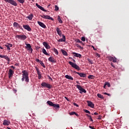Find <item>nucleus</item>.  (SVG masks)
I'll use <instances>...</instances> for the list:
<instances>
[{
	"label": "nucleus",
	"instance_id": "nucleus-1",
	"mask_svg": "<svg viewBox=\"0 0 129 129\" xmlns=\"http://www.w3.org/2000/svg\"><path fill=\"white\" fill-rule=\"evenodd\" d=\"M22 78L21 79L22 81H25L26 84H28L30 82V79H29V73L26 70H23L22 72Z\"/></svg>",
	"mask_w": 129,
	"mask_h": 129
},
{
	"label": "nucleus",
	"instance_id": "nucleus-2",
	"mask_svg": "<svg viewBox=\"0 0 129 129\" xmlns=\"http://www.w3.org/2000/svg\"><path fill=\"white\" fill-rule=\"evenodd\" d=\"M42 87H46V88H48V89H51L52 88V85L49 83H46L45 82H42L41 84Z\"/></svg>",
	"mask_w": 129,
	"mask_h": 129
},
{
	"label": "nucleus",
	"instance_id": "nucleus-3",
	"mask_svg": "<svg viewBox=\"0 0 129 129\" xmlns=\"http://www.w3.org/2000/svg\"><path fill=\"white\" fill-rule=\"evenodd\" d=\"M76 87L77 88H78V89H79V90H80V93H81V94H82L83 92L84 93H86V90L83 88H82L81 86L79 85H76Z\"/></svg>",
	"mask_w": 129,
	"mask_h": 129
},
{
	"label": "nucleus",
	"instance_id": "nucleus-4",
	"mask_svg": "<svg viewBox=\"0 0 129 129\" xmlns=\"http://www.w3.org/2000/svg\"><path fill=\"white\" fill-rule=\"evenodd\" d=\"M69 63L70 64V65H71V66H72V67H73V68H75V69L78 70V71H79V70H80V68L79 67V66H77V64H76V63H74V62H73L72 61H69Z\"/></svg>",
	"mask_w": 129,
	"mask_h": 129
},
{
	"label": "nucleus",
	"instance_id": "nucleus-5",
	"mask_svg": "<svg viewBox=\"0 0 129 129\" xmlns=\"http://www.w3.org/2000/svg\"><path fill=\"white\" fill-rule=\"evenodd\" d=\"M4 2H6V3H9V4L12 5V6H14V7H17V6H18V4L14 0H4Z\"/></svg>",
	"mask_w": 129,
	"mask_h": 129
},
{
	"label": "nucleus",
	"instance_id": "nucleus-6",
	"mask_svg": "<svg viewBox=\"0 0 129 129\" xmlns=\"http://www.w3.org/2000/svg\"><path fill=\"white\" fill-rule=\"evenodd\" d=\"M58 36H59V37H62V38L58 39L57 42H65L66 41V37L64 34L62 35V33H60V34H58Z\"/></svg>",
	"mask_w": 129,
	"mask_h": 129
},
{
	"label": "nucleus",
	"instance_id": "nucleus-7",
	"mask_svg": "<svg viewBox=\"0 0 129 129\" xmlns=\"http://www.w3.org/2000/svg\"><path fill=\"white\" fill-rule=\"evenodd\" d=\"M15 38L17 39H19V40H22L23 41H24V40H26L27 39V36L25 35H16L15 36Z\"/></svg>",
	"mask_w": 129,
	"mask_h": 129
},
{
	"label": "nucleus",
	"instance_id": "nucleus-8",
	"mask_svg": "<svg viewBox=\"0 0 129 129\" xmlns=\"http://www.w3.org/2000/svg\"><path fill=\"white\" fill-rule=\"evenodd\" d=\"M107 58L109 61H112L113 63H115L117 61V59L115 57H113L111 56H108Z\"/></svg>",
	"mask_w": 129,
	"mask_h": 129
},
{
	"label": "nucleus",
	"instance_id": "nucleus-9",
	"mask_svg": "<svg viewBox=\"0 0 129 129\" xmlns=\"http://www.w3.org/2000/svg\"><path fill=\"white\" fill-rule=\"evenodd\" d=\"M23 27L25 30H27V31H28V32H31V31H32V28L30 27L29 25H23Z\"/></svg>",
	"mask_w": 129,
	"mask_h": 129
},
{
	"label": "nucleus",
	"instance_id": "nucleus-10",
	"mask_svg": "<svg viewBox=\"0 0 129 129\" xmlns=\"http://www.w3.org/2000/svg\"><path fill=\"white\" fill-rule=\"evenodd\" d=\"M87 102L88 103V106L91 107V108H94V104H93L92 102L90 101H87Z\"/></svg>",
	"mask_w": 129,
	"mask_h": 129
},
{
	"label": "nucleus",
	"instance_id": "nucleus-11",
	"mask_svg": "<svg viewBox=\"0 0 129 129\" xmlns=\"http://www.w3.org/2000/svg\"><path fill=\"white\" fill-rule=\"evenodd\" d=\"M36 70L37 71V75H38V79H41L42 78V75L41 72L38 68H36Z\"/></svg>",
	"mask_w": 129,
	"mask_h": 129
},
{
	"label": "nucleus",
	"instance_id": "nucleus-12",
	"mask_svg": "<svg viewBox=\"0 0 129 129\" xmlns=\"http://www.w3.org/2000/svg\"><path fill=\"white\" fill-rule=\"evenodd\" d=\"M26 48H27V50H28V51H31V53L33 52V48H32V47H31V44H26Z\"/></svg>",
	"mask_w": 129,
	"mask_h": 129
},
{
	"label": "nucleus",
	"instance_id": "nucleus-13",
	"mask_svg": "<svg viewBox=\"0 0 129 129\" xmlns=\"http://www.w3.org/2000/svg\"><path fill=\"white\" fill-rule=\"evenodd\" d=\"M36 6L37 7L38 9H40V10L41 11H43V12H47V10H45L42 6L39 5L38 3H36Z\"/></svg>",
	"mask_w": 129,
	"mask_h": 129
},
{
	"label": "nucleus",
	"instance_id": "nucleus-14",
	"mask_svg": "<svg viewBox=\"0 0 129 129\" xmlns=\"http://www.w3.org/2000/svg\"><path fill=\"white\" fill-rule=\"evenodd\" d=\"M48 61L49 62H51V63H56L57 61H56V60H55V59H54V58L53 57V56H50L48 58Z\"/></svg>",
	"mask_w": 129,
	"mask_h": 129
},
{
	"label": "nucleus",
	"instance_id": "nucleus-15",
	"mask_svg": "<svg viewBox=\"0 0 129 129\" xmlns=\"http://www.w3.org/2000/svg\"><path fill=\"white\" fill-rule=\"evenodd\" d=\"M0 58H4V59L7 60L8 62H10V61H11L10 60V58H9V57L7 55H3L2 54H0Z\"/></svg>",
	"mask_w": 129,
	"mask_h": 129
},
{
	"label": "nucleus",
	"instance_id": "nucleus-16",
	"mask_svg": "<svg viewBox=\"0 0 129 129\" xmlns=\"http://www.w3.org/2000/svg\"><path fill=\"white\" fill-rule=\"evenodd\" d=\"M37 24H38V25H39L40 27H41L42 28H43V29H46V25L44 23L40 21H38Z\"/></svg>",
	"mask_w": 129,
	"mask_h": 129
},
{
	"label": "nucleus",
	"instance_id": "nucleus-17",
	"mask_svg": "<svg viewBox=\"0 0 129 129\" xmlns=\"http://www.w3.org/2000/svg\"><path fill=\"white\" fill-rule=\"evenodd\" d=\"M43 45L44 46V47H45L46 49H50V48H51V46H50V45L48 44V43L46 42H43Z\"/></svg>",
	"mask_w": 129,
	"mask_h": 129
},
{
	"label": "nucleus",
	"instance_id": "nucleus-18",
	"mask_svg": "<svg viewBox=\"0 0 129 129\" xmlns=\"http://www.w3.org/2000/svg\"><path fill=\"white\" fill-rule=\"evenodd\" d=\"M10 123L11 122H10V121L5 119L4 120L3 124V125H10Z\"/></svg>",
	"mask_w": 129,
	"mask_h": 129
},
{
	"label": "nucleus",
	"instance_id": "nucleus-19",
	"mask_svg": "<svg viewBox=\"0 0 129 129\" xmlns=\"http://www.w3.org/2000/svg\"><path fill=\"white\" fill-rule=\"evenodd\" d=\"M13 74H14V71H13V70L11 69H9V73L8 74L9 78H10L11 76H13Z\"/></svg>",
	"mask_w": 129,
	"mask_h": 129
},
{
	"label": "nucleus",
	"instance_id": "nucleus-20",
	"mask_svg": "<svg viewBox=\"0 0 129 129\" xmlns=\"http://www.w3.org/2000/svg\"><path fill=\"white\" fill-rule=\"evenodd\" d=\"M55 109H60V105L58 104H53V105L52 106Z\"/></svg>",
	"mask_w": 129,
	"mask_h": 129
},
{
	"label": "nucleus",
	"instance_id": "nucleus-21",
	"mask_svg": "<svg viewBox=\"0 0 129 129\" xmlns=\"http://www.w3.org/2000/svg\"><path fill=\"white\" fill-rule=\"evenodd\" d=\"M73 55L75 57H78L79 58H81V54L76 53V52H73Z\"/></svg>",
	"mask_w": 129,
	"mask_h": 129
},
{
	"label": "nucleus",
	"instance_id": "nucleus-22",
	"mask_svg": "<svg viewBox=\"0 0 129 129\" xmlns=\"http://www.w3.org/2000/svg\"><path fill=\"white\" fill-rule=\"evenodd\" d=\"M42 51V53L44 54V55H46V56H50V54L47 52L45 48H43Z\"/></svg>",
	"mask_w": 129,
	"mask_h": 129
},
{
	"label": "nucleus",
	"instance_id": "nucleus-23",
	"mask_svg": "<svg viewBox=\"0 0 129 129\" xmlns=\"http://www.w3.org/2000/svg\"><path fill=\"white\" fill-rule=\"evenodd\" d=\"M65 78H67V79H69V80H74L73 78L71 77V76H69L68 75H67L65 76Z\"/></svg>",
	"mask_w": 129,
	"mask_h": 129
},
{
	"label": "nucleus",
	"instance_id": "nucleus-24",
	"mask_svg": "<svg viewBox=\"0 0 129 129\" xmlns=\"http://www.w3.org/2000/svg\"><path fill=\"white\" fill-rule=\"evenodd\" d=\"M69 114L70 115H74V114H75V115H76V116H79V115L75 112V111H72L71 112H70Z\"/></svg>",
	"mask_w": 129,
	"mask_h": 129
},
{
	"label": "nucleus",
	"instance_id": "nucleus-25",
	"mask_svg": "<svg viewBox=\"0 0 129 129\" xmlns=\"http://www.w3.org/2000/svg\"><path fill=\"white\" fill-rule=\"evenodd\" d=\"M78 75H79V76H80V77H86V74H83V73H78Z\"/></svg>",
	"mask_w": 129,
	"mask_h": 129
},
{
	"label": "nucleus",
	"instance_id": "nucleus-26",
	"mask_svg": "<svg viewBox=\"0 0 129 129\" xmlns=\"http://www.w3.org/2000/svg\"><path fill=\"white\" fill-rule=\"evenodd\" d=\"M45 19H47V20H51V21H53L54 19L50 17V16H48V15H45Z\"/></svg>",
	"mask_w": 129,
	"mask_h": 129
},
{
	"label": "nucleus",
	"instance_id": "nucleus-27",
	"mask_svg": "<svg viewBox=\"0 0 129 129\" xmlns=\"http://www.w3.org/2000/svg\"><path fill=\"white\" fill-rule=\"evenodd\" d=\"M61 51L62 54H63L64 56H68V54H67V52L64 50V49H61Z\"/></svg>",
	"mask_w": 129,
	"mask_h": 129
},
{
	"label": "nucleus",
	"instance_id": "nucleus-28",
	"mask_svg": "<svg viewBox=\"0 0 129 129\" xmlns=\"http://www.w3.org/2000/svg\"><path fill=\"white\" fill-rule=\"evenodd\" d=\"M56 31L58 35H59L60 34H62V31L60 30V29H59L58 27L56 28Z\"/></svg>",
	"mask_w": 129,
	"mask_h": 129
},
{
	"label": "nucleus",
	"instance_id": "nucleus-29",
	"mask_svg": "<svg viewBox=\"0 0 129 129\" xmlns=\"http://www.w3.org/2000/svg\"><path fill=\"white\" fill-rule=\"evenodd\" d=\"M47 103L48 104V105H49V106H53L54 105V103H53L51 101H47Z\"/></svg>",
	"mask_w": 129,
	"mask_h": 129
},
{
	"label": "nucleus",
	"instance_id": "nucleus-30",
	"mask_svg": "<svg viewBox=\"0 0 129 129\" xmlns=\"http://www.w3.org/2000/svg\"><path fill=\"white\" fill-rule=\"evenodd\" d=\"M33 17H34V15L30 14L29 16H28L27 17V18L29 20H30V21H31V20H32L33 19Z\"/></svg>",
	"mask_w": 129,
	"mask_h": 129
},
{
	"label": "nucleus",
	"instance_id": "nucleus-31",
	"mask_svg": "<svg viewBox=\"0 0 129 129\" xmlns=\"http://www.w3.org/2000/svg\"><path fill=\"white\" fill-rule=\"evenodd\" d=\"M98 97H99V98H101V99H104V97H103V96L101 95V94L98 93L97 94Z\"/></svg>",
	"mask_w": 129,
	"mask_h": 129
},
{
	"label": "nucleus",
	"instance_id": "nucleus-32",
	"mask_svg": "<svg viewBox=\"0 0 129 129\" xmlns=\"http://www.w3.org/2000/svg\"><path fill=\"white\" fill-rule=\"evenodd\" d=\"M53 51L56 55H58L59 54V52H58V50H57V49L54 48L53 49Z\"/></svg>",
	"mask_w": 129,
	"mask_h": 129
},
{
	"label": "nucleus",
	"instance_id": "nucleus-33",
	"mask_svg": "<svg viewBox=\"0 0 129 129\" xmlns=\"http://www.w3.org/2000/svg\"><path fill=\"white\" fill-rule=\"evenodd\" d=\"M57 20L60 24H62L63 21L61 20V17L60 16H58Z\"/></svg>",
	"mask_w": 129,
	"mask_h": 129
},
{
	"label": "nucleus",
	"instance_id": "nucleus-34",
	"mask_svg": "<svg viewBox=\"0 0 129 129\" xmlns=\"http://www.w3.org/2000/svg\"><path fill=\"white\" fill-rule=\"evenodd\" d=\"M18 26H19V23L17 22H14L13 23V27H14L15 28H17Z\"/></svg>",
	"mask_w": 129,
	"mask_h": 129
},
{
	"label": "nucleus",
	"instance_id": "nucleus-35",
	"mask_svg": "<svg viewBox=\"0 0 129 129\" xmlns=\"http://www.w3.org/2000/svg\"><path fill=\"white\" fill-rule=\"evenodd\" d=\"M94 76L93 75H89L88 77V78H89V79H94Z\"/></svg>",
	"mask_w": 129,
	"mask_h": 129
},
{
	"label": "nucleus",
	"instance_id": "nucleus-36",
	"mask_svg": "<svg viewBox=\"0 0 129 129\" xmlns=\"http://www.w3.org/2000/svg\"><path fill=\"white\" fill-rule=\"evenodd\" d=\"M87 60L88 61L89 63H90V64H93V61L89 58H87Z\"/></svg>",
	"mask_w": 129,
	"mask_h": 129
},
{
	"label": "nucleus",
	"instance_id": "nucleus-37",
	"mask_svg": "<svg viewBox=\"0 0 129 129\" xmlns=\"http://www.w3.org/2000/svg\"><path fill=\"white\" fill-rule=\"evenodd\" d=\"M40 63L43 68H46V66H45V64L43 63V61H41Z\"/></svg>",
	"mask_w": 129,
	"mask_h": 129
},
{
	"label": "nucleus",
	"instance_id": "nucleus-38",
	"mask_svg": "<svg viewBox=\"0 0 129 129\" xmlns=\"http://www.w3.org/2000/svg\"><path fill=\"white\" fill-rule=\"evenodd\" d=\"M17 1L20 4H24L25 3V0H17Z\"/></svg>",
	"mask_w": 129,
	"mask_h": 129
},
{
	"label": "nucleus",
	"instance_id": "nucleus-39",
	"mask_svg": "<svg viewBox=\"0 0 129 129\" xmlns=\"http://www.w3.org/2000/svg\"><path fill=\"white\" fill-rule=\"evenodd\" d=\"M105 84L106 86H108V87H110V84L109 83L106 82L105 83Z\"/></svg>",
	"mask_w": 129,
	"mask_h": 129
},
{
	"label": "nucleus",
	"instance_id": "nucleus-40",
	"mask_svg": "<svg viewBox=\"0 0 129 129\" xmlns=\"http://www.w3.org/2000/svg\"><path fill=\"white\" fill-rule=\"evenodd\" d=\"M5 47H7L8 50H9V51H10V50H11V48H10V46L8 45V43L5 44Z\"/></svg>",
	"mask_w": 129,
	"mask_h": 129
},
{
	"label": "nucleus",
	"instance_id": "nucleus-41",
	"mask_svg": "<svg viewBox=\"0 0 129 129\" xmlns=\"http://www.w3.org/2000/svg\"><path fill=\"white\" fill-rule=\"evenodd\" d=\"M84 111L85 112H86V113H89V114H90V111H89L88 110L84 109Z\"/></svg>",
	"mask_w": 129,
	"mask_h": 129
},
{
	"label": "nucleus",
	"instance_id": "nucleus-42",
	"mask_svg": "<svg viewBox=\"0 0 129 129\" xmlns=\"http://www.w3.org/2000/svg\"><path fill=\"white\" fill-rule=\"evenodd\" d=\"M54 11H59V7H58V6H57V5L55 6Z\"/></svg>",
	"mask_w": 129,
	"mask_h": 129
},
{
	"label": "nucleus",
	"instance_id": "nucleus-43",
	"mask_svg": "<svg viewBox=\"0 0 129 129\" xmlns=\"http://www.w3.org/2000/svg\"><path fill=\"white\" fill-rule=\"evenodd\" d=\"M76 46L77 47H78V48H79V49H83V47H81V46L79 45L78 44H77Z\"/></svg>",
	"mask_w": 129,
	"mask_h": 129
},
{
	"label": "nucleus",
	"instance_id": "nucleus-44",
	"mask_svg": "<svg viewBox=\"0 0 129 129\" xmlns=\"http://www.w3.org/2000/svg\"><path fill=\"white\" fill-rule=\"evenodd\" d=\"M103 93V94H104L105 95H108V96H110V94H108V93H106V92H104V93Z\"/></svg>",
	"mask_w": 129,
	"mask_h": 129
},
{
	"label": "nucleus",
	"instance_id": "nucleus-45",
	"mask_svg": "<svg viewBox=\"0 0 129 129\" xmlns=\"http://www.w3.org/2000/svg\"><path fill=\"white\" fill-rule=\"evenodd\" d=\"M17 28L21 29V30H23V28L20 25V24L18 25Z\"/></svg>",
	"mask_w": 129,
	"mask_h": 129
},
{
	"label": "nucleus",
	"instance_id": "nucleus-46",
	"mask_svg": "<svg viewBox=\"0 0 129 129\" xmlns=\"http://www.w3.org/2000/svg\"><path fill=\"white\" fill-rule=\"evenodd\" d=\"M81 40L83 41V42H85V37H82L81 38Z\"/></svg>",
	"mask_w": 129,
	"mask_h": 129
},
{
	"label": "nucleus",
	"instance_id": "nucleus-47",
	"mask_svg": "<svg viewBox=\"0 0 129 129\" xmlns=\"http://www.w3.org/2000/svg\"><path fill=\"white\" fill-rule=\"evenodd\" d=\"M89 120L91 121H93V119H92V117H91V116H89Z\"/></svg>",
	"mask_w": 129,
	"mask_h": 129
},
{
	"label": "nucleus",
	"instance_id": "nucleus-48",
	"mask_svg": "<svg viewBox=\"0 0 129 129\" xmlns=\"http://www.w3.org/2000/svg\"><path fill=\"white\" fill-rule=\"evenodd\" d=\"M36 62H38V63H40V62H41L42 61L40 60V59H37L36 58Z\"/></svg>",
	"mask_w": 129,
	"mask_h": 129
},
{
	"label": "nucleus",
	"instance_id": "nucleus-49",
	"mask_svg": "<svg viewBox=\"0 0 129 129\" xmlns=\"http://www.w3.org/2000/svg\"><path fill=\"white\" fill-rule=\"evenodd\" d=\"M7 44L9 46V48L13 47V44H12L7 43Z\"/></svg>",
	"mask_w": 129,
	"mask_h": 129
},
{
	"label": "nucleus",
	"instance_id": "nucleus-50",
	"mask_svg": "<svg viewBox=\"0 0 129 129\" xmlns=\"http://www.w3.org/2000/svg\"><path fill=\"white\" fill-rule=\"evenodd\" d=\"M47 77L48 78V79H49L51 81H53V79H52V78H51V77H50L49 76H47Z\"/></svg>",
	"mask_w": 129,
	"mask_h": 129
},
{
	"label": "nucleus",
	"instance_id": "nucleus-51",
	"mask_svg": "<svg viewBox=\"0 0 129 129\" xmlns=\"http://www.w3.org/2000/svg\"><path fill=\"white\" fill-rule=\"evenodd\" d=\"M41 18H43V19H46V15H43L41 16Z\"/></svg>",
	"mask_w": 129,
	"mask_h": 129
},
{
	"label": "nucleus",
	"instance_id": "nucleus-52",
	"mask_svg": "<svg viewBox=\"0 0 129 129\" xmlns=\"http://www.w3.org/2000/svg\"><path fill=\"white\" fill-rule=\"evenodd\" d=\"M74 105L75 106H77V107H78L79 106V105H78V104H76V103H74Z\"/></svg>",
	"mask_w": 129,
	"mask_h": 129
},
{
	"label": "nucleus",
	"instance_id": "nucleus-53",
	"mask_svg": "<svg viewBox=\"0 0 129 129\" xmlns=\"http://www.w3.org/2000/svg\"><path fill=\"white\" fill-rule=\"evenodd\" d=\"M89 127L90 128H91V129H95V128L92 126H89Z\"/></svg>",
	"mask_w": 129,
	"mask_h": 129
},
{
	"label": "nucleus",
	"instance_id": "nucleus-54",
	"mask_svg": "<svg viewBox=\"0 0 129 129\" xmlns=\"http://www.w3.org/2000/svg\"><path fill=\"white\" fill-rule=\"evenodd\" d=\"M111 66L112 67H113V68H115V67L113 65V63H111Z\"/></svg>",
	"mask_w": 129,
	"mask_h": 129
},
{
	"label": "nucleus",
	"instance_id": "nucleus-55",
	"mask_svg": "<svg viewBox=\"0 0 129 129\" xmlns=\"http://www.w3.org/2000/svg\"><path fill=\"white\" fill-rule=\"evenodd\" d=\"M81 41H80V40H79V39L77 40V43H81Z\"/></svg>",
	"mask_w": 129,
	"mask_h": 129
},
{
	"label": "nucleus",
	"instance_id": "nucleus-56",
	"mask_svg": "<svg viewBox=\"0 0 129 129\" xmlns=\"http://www.w3.org/2000/svg\"><path fill=\"white\" fill-rule=\"evenodd\" d=\"M94 114L95 115H98V113H97V112H95V113H94Z\"/></svg>",
	"mask_w": 129,
	"mask_h": 129
},
{
	"label": "nucleus",
	"instance_id": "nucleus-57",
	"mask_svg": "<svg viewBox=\"0 0 129 129\" xmlns=\"http://www.w3.org/2000/svg\"><path fill=\"white\" fill-rule=\"evenodd\" d=\"M92 48H93V49H94L95 51H96L97 49L95 48L94 47V46H92Z\"/></svg>",
	"mask_w": 129,
	"mask_h": 129
},
{
	"label": "nucleus",
	"instance_id": "nucleus-58",
	"mask_svg": "<svg viewBox=\"0 0 129 129\" xmlns=\"http://www.w3.org/2000/svg\"><path fill=\"white\" fill-rule=\"evenodd\" d=\"M64 98H65L68 101H69V99H68L67 97H64Z\"/></svg>",
	"mask_w": 129,
	"mask_h": 129
},
{
	"label": "nucleus",
	"instance_id": "nucleus-59",
	"mask_svg": "<svg viewBox=\"0 0 129 129\" xmlns=\"http://www.w3.org/2000/svg\"><path fill=\"white\" fill-rule=\"evenodd\" d=\"M74 73H75V74H78V72H76V71H74Z\"/></svg>",
	"mask_w": 129,
	"mask_h": 129
},
{
	"label": "nucleus",
	"instance_id": "nucleus-60",
	"mask_svg": "<svg viewBox=\"0 0 129 129\" xmlns=\"http://www.w3.org/2000/svg\"><path fill=\"white\" fill-rule=\"evenodd\" d=\"M11 68H13V69H15V67L13 66H11Z\"/></svg>",
	"mask_w": 129,
	"mask_h": 129
},
{
	"label": "nucleus",
	"instance_id": "nucleus-61",
	"mask_svg": "<svg viewBox=\"0 0 129 129\" xmlns=\"http://www.w3.org/2000/svg\"><path fill=\"white\" fill-rule=\"evenodd\" d=\"M82 45H84V43L82 42V41H81V43H80Z\"/></svg>",
	"mask_w": 129,
	"mask_h": 129
},
{
	"label": "nucleus",
	"instance_id": "nucleus-62",
	"mask_svg": "<svg viewBox=\"0 0 129 129\" xmlns=\"http://www.w3.org/2000/svg\"><path fill=\"white\" fill-rule=\"evenodd\" d=\"M76 82H77V84H80V83H79V81H77Z\"/></svg>",
	"mask_w": 129,
	"mask_h": 129
},
{
	"label": "nucleus",
	"instance_id": "nucleus-63",
	"mask_svg": "<svg viewBox=\"0 0 129 129\" xmlns=\"http://www.w3.org/2000/svg\"><path fill=\"white\" fill-rule=\"evenodd\" d=\"M106 87V85H105V84L103 87H104V88H105Z\"/></svg>",
	"mask_w": 129,
	"mask_h": 129
},
{
	"label": "nucleus",
	"instance_id": "nucleus-64",
	"mask_svg": "<svg viewBox=\"0 0 129 129\" xmlns=\"http://www.w3.org/2000/svg\"><path fill=\"white\" fill-rule=\"evenodd\" d=\"M15 66H19V63H16Z\"/></svg>",
	"mask_w": 129,
	"mask_h": 129
}]
</instances>
